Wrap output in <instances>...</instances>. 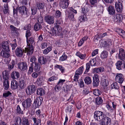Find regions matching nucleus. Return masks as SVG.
<instances>
[{"label":"nucleus","mask_w":125,"mask_h":125,"mask_svg":"<svg viewBox=\"0 0 125 125\" xmlns=\"http://www.w3.org/2000/svg\"><path fill=\"white\" fill-rule=\"evenodd\" d=\"M27 46L25 48V49L27 51V54L30 55L32 54L33 50V47L32 44L34 43V41L32 37L26 39Z\"/></svg>","instance_id":"1"},{"label":"nucleus","mask_w":125,"mask_h":125,"mask_svg":"<svg viewBox=\"0 0 125 125\" xmlns=\"http://www.w3.org/2000/svg\"><path fill=\"white\" fill-rule=\"evenodd\" d=\"M104 115L102 112L99 111H96L94 113V118L98 121H100L104 118Z\"/></svg>","instance_id":"2"},{"label":"nucleus","mask_w":125,"mask_h":125,"mask_svg":"<svg viewBox=\"0 0 125 125\" xmlns=\"http://www.w3.org/2000/svg\"><path fill=\"white\" fill-rule=\"evenodd\" d=\"M61 31V28L58 25L55 26L53 28H52L50 31V33L53 35L58 34Z\"/></svg>","instance_id":"3"},{"label":"nucleus","mask_w":125,"mask_h":125,"mask_svg":"<svg viewBox=\"0 0 125 125\" xmlns=\"http://www.w3.org/2000/svg\"><path fill=\"white\" fill-rule=\"evenodd\" d=\"M35 86L33 85H29L26 90V92L28 95H31L34 93L36 90Z\"/></svg>","instance_id":"4"},{"label":"nucleus","mask_w":125,"mask_h":125,"mask_svg":"<svg viewBox=\"0 0 125 125\" xmlns=\"http://www.w3.org/2000/svg\"><path fill=\"white\" fill-rule=\"evenodd\" d=\"M32 101L29 98H27L22 103V104L24 108L26 109L29 108L31 106Z\"/></svg>","instance_id":"5"},{"label":"nucleus","mask_w":125,"mask_h":125,"mask_svg":"<svg viewBox=\"0 0 125 125\" xmlns=\"http://www.w3.org/2000/svg\"><path fill=\"white\" fill-rule=\"evenodd\" d=\"M27 51L25 49V50H23L21 47L18 48L16 50L15 53L17 56L21 57L23 54V52H27Z\"/></svg>","instance_id":"6"},{"label":"nucleus","mask_w":125,"mask_h":125,"mask_svg":"<svg viewBox=\"0 0 125 125\" xmlns=\"http://www.w3.org/2000/svg\"><path fill=\"white\" fill-rule=\"evenodd\" d=\"M54 18L53 16L50 15H47L44 18L45 21L47 23L51 24L54 22Z\"/></svg>","instance_id":"7"},{"label":"nucleus","mask_w":125,"mask_h":125,"mask_svg":"<svg viewBox=\"0 0 125 125\" xmlns=\"http://www.w3.org/2000/svg\"><path fill=\"white\" fill-rule=\"evenodd\" d=\"M115 8L116 10L118 12H121L123 10V7L121 1L120 0H118L115 4Z\"/></svg>","instance_id":"8"},{"label":"nucleus","mask_w":125,"mask_h":125,"mask_svg":"<svg viewBox=\"0 0 125 125\" xmlns=\"http://www.w3.org/2000/svg\"><path fill=\"white\" fill-rule=\"evenodd\" d=\"M115 80L116 82L122 84L124 80L122 74L121 73L116 74L115 77Z\"/></svg>","instance_id":"9"},{"label":"nucleus","mask_w":125,"mask_h":125,"mask_svg":"<svg viewBox=\"0 0 125 125\" xmlns=\"http://www.w3.org/2000/svg\"><path fill=\"white\" fill-rule=\"evenodd\" d=\"M118 58L120 60L124 61L125 58V52L124 50L120 48L119 50Z\"/></svg>","instance_id":"10"},{"label":"nucleus","mask_w":125,"mask_h":125,"mask_svg":"<svg viewBox=\"0 0 125 125\" xmlns=\"http://www.w3.org/2000/svg\"><path fill=\"white\" fill-rule=\"evenodd\" d=\"M93 86H97L98 85L100 82L98 75L97 74H94L93 76Z\"/></svg>","instance_id":"11"},{"label":"nucleus","mask_w":125,"mask_h":125,"mask_svg":"<svg viewBox=\"0 0 125 125\" xmlns=\"http://www.w3.org/2000/svg\"><path fill=\"white\" fill-rule=\"evenodd\" d=\"M102 125H110L111 122V119L106 117H104V118L102 120Z\"/></svg>","instance_id":"12"},{"label":"nucleus","mask_w":125,"mask_h":125,"mask_svg":"<svg viewBox=\"0 0 125 125\" xmlns=\"http://www.w3.org/2000/svg\"><path fill=\"white\" fill-rule=\"evenodd\" d=\"M18 65L19 68L22 71H24L27 68V65L25 62H22L19 63Z\"/></svg>","instance_id":"13"},{"label":"nucleus","mask_w":125,"mask_h":125,"mask_svg":"<svg viewBox=\"0 0 125 125\" xmlns=\"http://www.w3.org/2000/svg\"><path fill=\"white\" fill-rule=\"evenodd\" d=\"M68 0H61L60 2V5L63 9H66L68 7Z\"/></svg>","instance_id":"14"},{"label":"nucleus","mask_w":125,"mask_h":125,"mask_svg":"<svg viewBox=\"0 0 125 125\" xmlns=\"http://www.w3.org/2000/svg\"><path fill=\"white\" fill-rule=\"evenodd\" d=\"M18 11L21 14H27V9L24 6L20 7L18 9Z\"/></svg>","instance_id":"15"},{"label":"nucleus","mask_w":125,"mask_h":125,"mask_svg":"<svg viewBox=\"0 0 125 125\" xmlns=\"http://www.w3.org/2000/svg\"><path fill=\"white\" fill-rule=\"evenodd\" d=\"M26 87L25 81L22 79L19 80V89L22 90L24 89Z\"/></svg>","instance_id":"16"},{"label":"nucleus","mask_w":125,"mask_h":125,"mask_svg":"<svg viewBox=\"0 0 125 125\" xmlns=\"http://www.w3.org/2000/svg\"><path fill=\"white\" fill-rule=\"evenodd\" d=\"M42 98L41 97H37L34 101V104H35V107L36 108L40 106L42 102Z\"/></svg>","instance_id":"17"},{"label":"nucleus","mask_w":125,"mask_h":125,"mask_svg":"<svg viewBox=\"0 0 125 125\" xmlns=\"http://www.w3.org/2000/svg\"><path fill=\"white\" fill-rule=\"evenodd\" d=\"M102 46L104 47H108L111 44V41L110 39H108L107 41H102Z\"/></svg>","instance_id":"18"},{"label":"nucleus","mask_w":125,"mask_h":125,"mask_svg":"<svg viewBox=\"0 0 125 125\" xmlns=\"http://www.w3.org/2000/svg\"><path fill=\"white\" fill-rule=\"evenodd\" d=\"M38 61L39 63L41 64H45L47 62V60L45 57L41 56L39 57Z\"/></svg>","instance_id":"19"},{"label":"nucleus","mask_w":125,"mask_h":125,"mask_svg":"<svg viewBox=\"0 0 125 125\" xmlns=\"http://www.w3.org/2000/svg\"><path fill=\"white\" fill-rule=\"evenodd\" d=\"M18 82L15 80H12L11 83V88L12 89H15L18 88Z\"/></svg>","instance_id":"20"},{"label":"nucleus","mask_w":125,"mask_h":125,"mask_svg":"<svg viewBox=\"0 0 125 125\" xmlns=\"http://www.w3.org/2000/svg\"><path fill=\"white\" fill-rule=\"evenodd\" d=\"M11 77L13 79H18L20 77L19 73L17 72L14 71L12 72Z\"/></svg>","instance_id":"21"},{"label":"nucleus","mask_w":125,"mask_h":125,"mask_svg":"<svg viewBox=\"0 0 125 125\" xmlns=\"http://www.w3.org/2000/svg\"><path fill=\"white\" fill-rule=\"evenodd\" d=\"M9 51L2 50L0 53L1 55L3 57L8 58L10 56Z\"/></svg>","instance_id":"22"},{"label":"nucleus","mask_w":125,"mask_h":125,"mask_svg":"<svg viewBox=\"0 0 125 125\" xmlns=\"http://www.w3.org/2000/svg\"><path fill=\"white\" fill-rule=\"evenodd\" d=\"M123 19L122 15L121 14H117L115 17V21L117 22H119Z\"/></svg>","instance_id":"23"},{"label":"nucleus","mask_w":125,"mask_h":125,"mask_svg":"<svg viewBox=\"0 0 125 125\" xmlns=\"http://www.w3.org/2000/svg\"><path fill=\"white\" fill-rule=\"evenodd\" d=\"M104 69L103 67H100L98 68H95L93 69V72L94 73H96L104 71Z\"/></svg>","instance_id":"24"},{"label":"nucleus","mask_w":125,"mask_h":125,"mask_svg":"<svg viewBox=\"0 0 125 125\" xmlns=\"http://www.w3.org/2000/svg\"><path fill=\"white\" fill-rule=\"evenodd\" d=\"M108 11L109 13L111 15H114L115 13V10L114 7L111 6H110L108 7Z\"/></svg>","instance_id":"25"},{"label":"nucleus","mask_w":125,"mask_h":125,"mask_svg":"<svg viewBox=\"0 0 125 125\" xmlns=\"http://www.w3.org/2000/svg\"><path fill=\"white\" fill-rule=\"evenodd\" d=\"M3 48L5 51H9V43L7 42H4L2 43Z\"/></svg>","instance_id":"26"},{"label":"nucleus","mask_w":125,"mask_h":125,"mask_svg":"<svg viewBox=\"0 0 125 125\" xmlns=\"http://www.w3.org/2000/svg\"><path fill=\"white\" fill-rule=\"evenodd\" d=\"M3 86L4 89L5 90H7L9 87V84L8 80H4Z\"/></svg>","instance_id":"27"},{"label":"nucleus","mask_w":125,"mask_h":125,"mask_svg":"<svg viewBox=\"0 0 125 125\" xmlns=\"http://www.w3.org/2000/svg\"><path fill=\"white\" fill-rule=\"evenodd\" d=\"M108 55L107 52L106 51H104L101 52L100 57L102 59H105L107 58Z\"/></svg>","instance_id":"28"},{"label":"nucleus","mask_w":125,"mask_h":125,"mask_svg":"<svg viewBox=\"0 0 125 125\" xmlns=\"http://www.w3.org/2000/svg\"><path fill=\"white\" fill-rule=\"evenodd\" d=\"M42 28L41 24L38 22L35 23L34 26V29L36 31H37L41 30Z\"/></svg>","instance_id":"29"},{"label":"nucleus","mask_w":125,"mask_h":125,"mask_svg":"<svg viewBox=\"0 0 125 125\" xmlns=\"http://www.w3.org/2000/svg\"><path fill=\"white\" fill-rule=\"evenodd\" d=\"M43 77L41 76L39 77L36 81V82L39 85H41L42 84L43 82Z\"/></svg>","instance_id":"30"},{"label":"nucleus","mask_w":125,"mask_h":125,"mask_svg":"<svg viewBox=\"0 0 125 125\" xmlns=\"http://www.w3.org/2000/svg\"><path fill=\"white\" fill-rule=\"evenodd\" d=\"M122 64V62L121 61H117L115 63L116 68L119 70L121 69L123 67Z\"/></svg>","instance_id":"31"},{"label":"nucleus","mask_w":125,"mask_h":125,"mask_svg":"<svg viewBox=\"0 0 125 125\" xmlns=\"http://www.w3.org/2000/svg\"><path fill=\"white\" fill-rule=\"evenodd\" d=\"M45 93V91L42 88H38L37 90V94L41 96L44 95Z\"/></svg>","instance_id":"32"},{"label":"nucleus","mask_w":125,"mask_h":125,"mask_svg":"<svg viewBox=\"0 0 125 125\" xmlns=\"http://www.w3.org/2000/svg\"><path fill=\"white\" fill-rule=\"evenodd\" d=\"M66 14L68 13V17L71 20L73 21L74 19V15L73 13L71 12H68V10H67L65 11Z\"/></svg>","instance_id":"33"},{"label":"nucleus","mask_w":125,"mask_h":125,"mask_svg":"<svg viewBox=\"0 0 125 125\" xmlns=\"http://www.w3.org/2000/svg\"><path fill=\"white\" fill-rule=\"evenodd\" d=\"M101 85L104 86H106L108 84L107 80L105 78L102 79L101 81Z\"/></svg>","instance_id":"34"},{"label":"nucleus","mask_w":125,"mask_h":125,"mask_svg":"<svg viewBox=\"0 0 125 125\" xmlns=\"http://www.w3.org/2000/svg\"><path fill=\"white\" fill-rule=\"evenodd\" d=\"M83 66H82L78 68L76 71L75 73L79 75L81 74L83 72Z\"/></svg>","instance_id":"35"},{"label":"nucleus","mask_w":125,"mask_h":125,"mask_svg":"<svg viewBox=\"0 0 125 125\" xmlns=\"http://www.w3.org/2000/svg\"><path fill=\"white\" fill-rule=\"evenodd\" d=\"M22 125H31L27 118L26 117H23Z\"/></svg>","instance_id":"36"},{"label":"nucleus","mask_w":125,"mask_h":125,"mask_svg":"<svg viewBox=\"0 0 125 125\" xmlns=\"http://www.w3.org/2000/svg\"><path fill=\"white\" fill-rule=\"evenodd\" d=\"M15 65V62L14 61L12 60L11 62H10L8 65V69L10 71L12 69Z\"/></svg>","instance_id":"37"},{"label":"nucleus","mask_w":125,"mask_h":125,"mask_svg":"<svg viewBox=\"0 0 125 125\" xmlns=\"http://www.w3.org/2000/svg\"><path fill=\"white\" fill-rule=\"evenodd\" d=\"M95 102L96 104L99 105L102 103L103 102V100L101 97H98L96 98Z\"/></svg>","instance_id":"38"},{"label":"nucleus","mask_w":125,"mask_h":125,"mask_svg":"<svg viewBox=\"0 0 125 125\" xmlns=\"http://www.w3.org/2000/svg\"><path fill=\"white\" fill-rule=\"evenodd\" d=\"M3 78L4 80H8L9 79V74L6 71H5L2 73Z\"/></svg>","instance_id":"39"},{"label":"nucleus","mask_w":125,"mask_h":125,"mask_svg":"<svg viewBox=\"0 0 125 125\" xmlns=\"http://www.w3.org/2000/svg\"><path fill=\"white\" fill-rule=\"evenodd\" d=\"M84 81L85 83L87 84H90L92 83L91 78L89 76H86L85 77Z\"/></svg>","instance_id":"40"},{"label":"nucleus","mask_w":125,"mask_h":125,"mask_svg":"<svg viewBox=\"0 0 125 125\" xmlns=\"http://www.w3.org/2000/svg\"><path fill=\"white\" fill-rule=\"evenodd\" d=\"M118 33L123 38H125V32L121 29L118 30L117 31Z\"/></svg>","instance_id":"41"},{"label":"nucleus","mask_w":125,"mask_h":125,"mask_svg":"<svg viewBox=\"0 0 125 125\" xmlns=\"http://www.w3.org/2000/svg\"><path fill=\"white\" fill-rule=\"evenodd\" d=\"M15 122L18 125H21V119L19 117H16L15 119Z\"/></svg>","instance_id":"42"},{"label":"nucleus","mask_w":125,"mask_h":125,"mask_svg":"<svg viewBox=\"0 0 125 125\" xmlns=\"http://www.w3.org/2000/svg\"><path fill=\"white\" fill-rule=\"evenodd\" d=\"M76 54L82 59H83L85 58L86 56L85 54H82L79 52H77Z\"/></svg>","instance_id":"43"},{"label":"nucleus","mask_w":125,"mask_h":125,"mask_svg":"<svg viewBox=\"0 0 125 125\" xmlns=\"http://www.w3.org/2000/svg\"><path fill=\"white\" fill-rule=\"evenodd\" d=\"M3 10L4 13L5 14H7L9 11V8L7 4H4V8H3Z\"/></svg>","instance_id":"44"},{"label":"nucleus","mask_w":125,"mask_h":125,"mask_svg":"<svg viewBox=\"0 0 125 125\" xmlns=\"http://www.w3.org/2000/svg\"><path fill=\"white\" fill-rule=\"evenodd\" d=\"M34 124L33 125H41V120L39 119L37 120L36 118L34 117L33 118Z\"/></svg>","instance_id":"45"},{"label":"nucleus","mask_w":125,"mask_h":125,"mask_svg":"<svg viewBox=\"0 0 125 125\" xmlns=\"http://www.w3.org/2000/svg\"><path fill=\"white\" fill-rule=\"evenodd\" d=\"M35 64L34 70L35 71H39L40 69V65L38 62L35 63Z\"/></svg>","instance_id":"46"},{"label":"nucleus","mask_w":125,"mask_h":125,"mask_svg":"<svg viewBox=\"0 0 125 125\" xmlns=\"http://www.w3.org/2000/svg\"><path fill=\"white\" fill-rule=\"evenodd\" d=\"M52 50V47L49 46L45 49L43 52V53L44 54H47L48 52H50Z\"/></svg>","instance_id":"47"},{"label":"nucleus","mask_w":125,"mask_h":125,"mask_svg":"<svg viewBox=\"0 0 125 125\" xmlns=\"http://www.w3.org/2000/svg\"><path fill=\"white\" fill-rule=\"evenodd\" d=\"M94 39L95 43L96 44H98L99 43L100 40V37L98 34H97L95 36Z\"/></svg>","instance_id":"48"},{"label":"nucleus","mask_w":125,"mask_h":125,"mask_svg":"<svg viewBox=\"0 0 125 125\" xmlns=\"http://www.w3.org/2000/svg\"><path fill=\"white\" fill-rule=\"evenodd\" d=\"M36 7L39 9H43L44 4L42 3H38L36 4Z\"/></svg>","instance_id":"49"},{"label":"nucleus","mask_w":125,"mask_h":125,"mask_svg":"<svg viewBox=\"0 0 125 125\" xmlns=\"http://www.w3.org/2000/svg\"><path fill=\"white\" fill-rule=\"evenodd\" d=\"M79 20L81 22H82L85 21L87 20V18L86 17V16L84 15H82L80 16L79 18Z\"/></svg>","instance_id":"50"},{"label":"nucleus","mask_w":125,"mask_h":125,"mask_svg":"<svg viewBox=\"0 0 125 125\" xmlns=\"http://www.w3.org/2000/svg\"><path fill=\"white\" fill-rule=\"evenodd\" d=\"M67 56L64 53L62 56L60 57L59 60L60 61H62L65 60L67 58Z\"/></svg>","instance_id":"51"},{"label":"nucleus","mask_w":125,"mask_h":125,"mask_svg":"<svg viewBox=\"0 0 125 125\" xmlns=\"http://www.w3.org/2000/svg\"><path fill=\"white\" fill-rule=\"evenodd\" d=\"M111 86L112 88H115L118 89L119 88V86L118 84L116 82H115L112 84Z\"/></svg>","instance_id":"52"},{"label":"nucleus","mask_w":125,"mask_h":125,"mask_svg":"<svg viewBox=\"0 0 125 125\" xmlns=\"http://www.w3.org/2000/svg\"><path fill=\"white\" fill-rule=\"evenodd\" d=\"M82 12L84 14L87 13L89 11L88 8L86 6H84L82 8Z\"/></svg>","instance_id":"53"},{"label":"nucleus","mask_w":125,"mask_h":125,"mask_svg":"<svg viewBox=\"0 0 125 125\" xmlns=\"http://www.w3.org/2000/svg\"><path fill=\"white\" fill-rule=\"evenodd\" d=\"M36 59L35 56H33L31 57L30 59V61L31 62H32V63L31 64V65H32L33 63L35 64V63H37L36 62Z\"/></svg>","instance_id":"54"},{"label":"nucleus","mask_w":125,"mask_h":125,"mask_svg":"<svg viewBox=\"0 0 125 125\" xmlns=\"http://www.w3.org/2000/svg\"><path fill=\"white\" fill-rule=\"evenodd\" d=\"M101 92L99 89H95L93 91V94L95 96H98L101 94Z\"/></svg>","instance_id":"55"},{"label":"nucleus","mask_w":125,"mask_h":125,"mask_svg":"<svg viewBox=\"0 0 125 125\" xmlns=\"http://www.w3.org/2000/svg\"><path fill=\"white\" fill-rule=\"evenodd\" d=\"M37 20L38 23H40L41 24V23L43 22V19L42 17L41 16H38Z\"/></svg>","instance_id":"56"},{"label":"nucleus","mask_w":125,"mask_h":125,"mask_svg":"<svg viewBox=\"0 0 125 125\" xmlns=\"http://www.w3.org/2000/svg\"><path fill=\"white\" fill-rule=\"evenodd\" d=\"M31 33L29 30H27L26 31V39L28 38V37L31 35Z\"/></svg>","instance_id":"57"},{"label":"nucleus","mask_w":125,"mask_h":125,"mask_svg":"<svg viewBox=\"0 0 125 125\" xmlns=\"http://www.w3.org/2000/svg\"><path fill=\"white\" fill-rule=\"evenodd\" d=\"M61 12L60 11L57 10L55 14V16L57 18H59L61 16Z\"/></svg>","instance_id":"58"},{"label":"nucleus","mask_w":125,"mask_h":125,"mask_svg":"<svg viewBox=\"0 0 125 125\" xmlns=\"http://www.w3.org/2000/svg\"><path fill=\"white\" fill-rule=\"evenodd\" d=\"M11 94V93L9 91H7V92L3 94V96L5 97H6Z\"/></svg>","instance_id":"59"},{"label":"nucleus","mask_w":125,"mask_h":125,"mask_svg":"<svg viewBox=\"0 0 125 125\" xmlns=\"http://www.w3.org/2000/svg\"><path fill=\"white\" fill-rule=\"evenodd\" d=\"M57 78L56 76H54L50 78L48 80L49 82H51L54 80H56L57 79Z\"/></svg>","instance_id":"60"},{"label":"nucleus","mask_w":125,"mask_h":125,"mask_svg":"<svg viewBox=\"0 0 125 125\" xmlns=\"http://www.w3.org/2000/svg\"><path fill=\"white\" fill-rule=\"evenodd\" d=\"M31 66L29 67V69L28 72V75L30 74L33 72V66L31 65Z\"/></svg>","instance_id":"61"},{"label":"nucleus","mask_w":125,"mask_h":125,"mask_svg":"<svg viewBox=\"0 0 125 125\" xmlns=\"http://www.w3.org/2000/svg\"><path fill=\"white\" fill-rule=\"evenodd\" d=\"M31 27L30 24H29L26 25L24 27V29L25 30H31Z\"/></svg>","instance_id":"62"},{"label":"nucleus","mask_w":125,"mask_h":125,"mask_svg":"<svg viewBox=\"0 0 125 125\" xmlns=\"http://www.w3.org/2000/svg\"><path fill=\"white\" fill-rule=\"evenodd\" d=\"M98 49H96L94 51L92 52V56H94L98 53Z\"/></svg>","instance_id":"63"},{"label":"nucleus","mask_w":125,"mask_h":125,"mask_svg":"<svg viewBox=\"0 0 125 125\" xmlns=\"http://www.w3.org/2000/svg\"><path fill=\"white\" fill-rule=\"evenodd\" d=\"M47 46V43L46 42H43L41 44V48L43 49L46 48Z\"/></svg>","instance_id":"64"}]
</instances>
